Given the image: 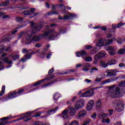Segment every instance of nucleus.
Segmentation results:
<instances>
[{"label": "nucleus", "mask_w": 125, "mask_h": 125, "mask_svg": "<svg viewBox=\"0 0 125 125\" xmlns=\"http://www.w3.org/2000/svg\"><path fill=\"white\" fill-rule=\"evenodd\" d=\"M54 72V68H51L49 70L48 75L50 76V75H51V74H52V73H53Z\"/></svg>", "instance_id": "603ef678"}, {"label": "nucleus", "mask_w": 125, "mask_h": 125, "mask_svg": "<svg viewBox=\"0 0 125 125\" xmlns=\"http://www.w3.org/2000/svg\"><path fill=\"white\" fill-rule=\"evenodd\" d=\"M85 48L87 50H88L89 49H91V48H92V45H86L85 46Z\"/></svg>", "instance_id": "de8ad7c7"}, {"label": "nucleus", "mask_w": 125, "mask_h": 125, "mask_svg": "<svg viewBox=\"0 0 125 125\" xmlns=\"http://www.w3.org/2000/svg\"><path fill=\"white\" fill-rule=\"evenodd\" d=\"M91 122V120L90 119H86V120L84 121V123L83 124V125H87L89 123Z\"/></svg>", "instance_id": "79ce46f5"}, {"label": "nucleus", "mask_w": 125, "mask_h": 125, "mask_svg": "<svg viewBox=\"0 0 125 125\" xmlns=\"http://www.w3.org/2000/svg\"><path fill=\"white\" fill-rule=\"evenodd\" d=\"M108 65H115L116 64V60L115 59H112L108 62Z\"/></svg>", "instance_id": "bb28decb"}, {"label": "nucleus", "mask_w": 125, "mask_h": 125, "mask_svg": "<svg viewBox=\"0 0 125 125\" xmlns=\"http://www.w3.org/2000/svg\"><path fill=\"white\" fill-rule=\"evenodd\" d=\"M118 54H121V55L125 54V48L119 49L118 51Z\"/></svg>", "instance_id": "4c0bfd02"}, {"label": "nucleus", "mask_w": 125, "mask_h": 125, "mask_svg": "<svg viewBox=\"0 0 125 125\" xmlns=\"http://www.w3.org/2000/svg\"><path fill=\"white\" fill-rule=\"evenodd\" d=\"M73 72H76L75 69H67L65 70V72H63V71L60 72V75H67V74H70V73H73Z\"/></svg>", "instance_id": "2eb2a0df"}, {"label": "nucleus", "mask_w": 125, "mask_h": 125, "mask_svg": "<svg viewBox=\"0 0 125 125\" xmlns=\"http://www.w3.org/2000/svg\"><path fill=\"white\" fill-rule=\"evenodd\" d=\"M84 105V102L82 100H80L79 101H77L76 102V104L75 105V108L76 110H79V109H82L83 107V105Z\"/></svg>", "instance_id": "0eeeda50"}, {"label": "nucleus", "mask_w": 125, "mask_h": 125, "mask_svg": "<svg viewBox=\"0 0 125 125\" xmlns=\"http://www.w3.org/2000/svg\"><path fill=\"white\" fill-rule=\"evenodd\" d=\"M113 102L114 103H115V105H117V107H118L119 106H121V105H124L123 101L120 100H115Z\"/></svg>", "instance_id": "a211bd4d"}, {"label": "nucleus", "mask_w": 125, "mask_h": 125, "mask_svg": "<svg viewBox=\"0 0 125 125\" xmlns=\"http://www.w3.org/2000/svg\"><path fill=\"white\" fill-rule=\"evenodd\" d=\"M58 98H59V95H58V94H55L54 96V100H56V101H57V100H58Z\"/></svg>", "instance_id": "a18cd8bd"}, {"label": "nucleus", "mask_w": 125, "mask_h": 125, "mask_svg": "<svg viewBox=\"0 0 125 125\" xmlns=\"http://www.w3.org/2000/svg\"><path fill=\"white\" fill-rule=\"evenodd\" d=\"M68 112H69L70 115L71 117H73V116H75L76 114V109L74 108L72 106H68Z\"/></svg>", "instance_id": "f8f14e48"}, {"label": "nucleus", "mask_w": 125, "mask_h": 125, "mask_svg": "<svg viewBox=\"0 0 125 125\" xmlns=\"http://www.w3.org/2000/svg\"><path fill=\"white\" fill-rule=\"evenodd\" d=\"M84 82L87 83H91L92 81L90 80H89L88 79H86L84 80Z\"/></svg>", "instance_id": "e2e57ef3"}, {"label": "nucleus", "mask_w": 125, "mask_h": 125, "mask_svg": "<svg viewBox=\"0 0 125 125\" xmlns=\"http://www.w3.org/2000/svg\"><path fill=\"white\" fill-rule=\"evenodd\" d=\"M28 52H29V51L27 50L26 48H24L22 49V53H27L28 54Z\"/></svg>", "instance_id": "69168bd1"}, {"label": "nucleus", "mask_w": 125, "mask_h": 125, "mask_svg": "<svg viewBox=\"0 0 125 125\" xmlns=\"http://www.w3.org/2000/svg\"><path fill=\"white\" fill-rule=\"evenodd\" d=\"M17 96H18L17 92L13 91L9 93L8 96L5 97L4 99L5 101H6L8 100V99H10V98H15V97H17Z\"/></svg>", "instance_id": "6e6552de"}, {"label": "nucleus", "mask_w": 125, "mask_h": 125, "mask_svg": "<svg viewBox=\"0 0 125 125\" xmlns=\"http://www.w3.org/2000/svg\"><path fill=\"white\" fill-rule=\"evenodd\" d=\"M113 81H116V79H113V80H110V79H107L104 81H103V84H105V83H111V82H113Z\"/></svg>", "instance_id": "72a5a7b5"}, {"label": "nucleus", "mask_w": 125, "mask_h": 125, "mask_svg": "<svg viewBox=\"0 0 125 125\" xmlns=\"http://www.w3.org/2000/svg\"><path fill=\"white\" fill-rule=\"evenodd\" d=\"M33 54V51L29 50V52L24 56L25 59H30L31 58V55Z\"/></svg>", "instance_id": "aec40b11"}, {"label": "nucleus", "mask_w": 125, "mask_h": 125, "mask_svg": "<svg viewBox=\"0 0 125 125\" xmlns=\"http://www.w3.org/2000/svg\"><path fill=\"white\" fill-rule=\"evenodd\" d=\"M32 125H42L41 122H35Z\"/></svg>", "instance_id": "49530a36"}, {"label": "nucleus", "mask_w": 125, "mask_h": 125, "mask_svg": "<svg viewBox=\"0 0 125 125\" xmlns=\"http://www.w3.org/2000/svg\"><path fill=\"white\" fill-rule=\"evenodd\" d=\"M108 116V115H107V114H105V113H101L99 115V119H104V118H106V117H107Z\"/></svg>", "instance_id": "a878e982"}, {"label": "nucleus", "mask_w": 125, "mask_h": 125, "mask_svg": "<svg viewBox=\"0 0 125 125\" xmlns=\"http://www.w3.org/2000/svg\"><path fill=\"white\" fill-rule=\"evenodd\" d=\"M83 66L82 70L84 72H87V71H89V67H91V65L89 63L86 62L83 64Z\"/></svg>", "instance_id": "ddd939ff"}, {"label": "nucleus", "mask_w": 125, "mask_h": 125, "mask_svg": "<svg viewBox=\"0 0 125 125\" xmlns=\"http://www.w3.org/2000/svg\"><path fill=\"white\" fill-rule=\"evenodd\" d=\"M115 41V39H105V46L107 45H110L113 43V42Z\"/></svg>", "instance_id": "f3484780"}, {"label": "nucleus", "mask_w": 125, "mask_h": 125, "mask_svg": "<svg viewBox=\"0 0 125 125\" xmlns=\"http://www.w3.org/2000/svg\"><path fill=\"white\" fill-rule=\"evenodd\" d=\"M59 35H60V34L57 33V32L55 31V29H50L47 32L44 33L43 35L40 34L38 36H33L32 37V41L39 42V41H41L42 38L48 37V36H49L48 39L50 41H54L55 38H57Z\"/></svg>", "instance_id": "f257e3e1"}, {"label": "nucleus", "mask_w": 125, "mask_h": 125, "mask_svg": "<svg viewBox=\"0 0 125 125\" xmlns=\"http://www.w3.org/2000/svg\"><path fill=\"white\" fill-rule=\"evenodd\" d=\"M106 54L104 52H99L98 54L95 55L94 59H101L103 57H105Z\"/></svg>", "instance_id": "9d476101"}, {"label": "nucleus", "mask_w": 125, "mask_h": 125, "mask_svg": "<svg viewBox=\"0 0 125 125\" xmlns=\"http://www.w3.org/2000/svg\"><path fill=\"white\" fill-rule=\"evenodd\" d=\"M69 125H80L79 121L77 120L72 121L70 124Z\"/></svg>", "instance_id": "c756f323"}, {"label": "nucleus", "mask_w": 125, "mask_h": 125, "mask_svg": "<svg viewBox=\"0 0 125 125\" xmlns=\"http://www.w3.org/2000/svg\"><path fill=\"white\" fill-rule=\"evenodd\" d=\"M124 25H125V23H123L122 22H119L117 24V28H121L122 26H124Z\"/></svg>", "instance_id": "09e8293b"}, {"label": "nucleus", "mask_w": 125, "mask_h": 125, "mask_svg": "<svg viewBox=\"0 0 125 125\" xmlns=\"http://www.w3.org/2000/svg\"><path fill=\"white\" fill-rule=\"evenodd\" d=\"M57 82H58V80H57V79H55L54 81H52L50 82H49L47 84H48V86H49V85H51V84H53L54 83H56Z\"/></svg>", "instance_id": "a19ab883"}, {"label": "nucleus", "mask_w": 125, "mask_h": 125, "mask_svg": "<svg viewBox=\"0 0 125 125\" xmlns=\"http://www.w3.org/2000/svg\"><path fill=\"white\" fill-rule=\"evenodd\" d=\"M41 113H38L36 114V115L33 116V118H38L41 116Z\"/></svg>", "instance_id": "680f3d73"}, {"label": "nucleus", "mask_w": 125, "mask_h": 125, "mask_svg": "<svg viewBox=\"0 0 125 125\" xmlns=\"http://www.w3.org/2000/svg\"><path fill=\"white\" fill-rule=\"evenodd\" d=\"M42 82H44V80H40L39 82H37L36 83L33 84V86H38V85H40V84H42Z\"/></svg>", "instance_id": "f704fd0d"}, {"label": "nucleus", "mask_w": 125, "mask_h": 125, "mask_svg": "<svg viewBox=\"0 0 125 125\" xmlns=\"http://www.w3.org/2000/svg\"><path fill=\"white\" fill-rule=\"evenodd\" d=\"M34 113V111H28L23 114L22 117L23 119H27V118H30L32 116V114Z\"/></svg>", "instance_id": "dca6fc26"}, {"label": "nucleus", "mask_w": 125, "mask_h": 125, "mask_svg": "<svg viewBox=\"0 0 125 125\" xmlns=\"http://www.w3.org/2000/svg\"><path fill=\"white\" fill-rule=\"evenodd\" d=\"M102 105V104L101 103V100H98L96 103V106L98 108H99L101 107V105Z\"/></svg>", "instance_id": "c85d7f7f"}, {"label": "nucleus", "mask_w": 125, "mask_h": 125, "mask_svg": "<svg viewBox=\"0 0 125 125\" xmlns=\"http://www.w3.org/2000/svg\"><path fill=\"white\" fill-rule=\"evenodd\" d=\"M96 52H97V48L96 47L93 48L90 51V53L92 55H93V54H95Z\"/></svg>", "instance_id": "7c9ffc66"}, {"label": "nucleus", "mask_w": 125, "mask_h": 125, "mask_svg": "<svg viewBox=\"0 0 125 125\" xmlns=\"http://www.w3.org/2000/svg\"><path fill=\"white\" fill-rule=\"evenodd\" d=\"M1 91L0 92V96H2L4 94V91H5V86H2Z\"/></svg>", "instance_id": "c9c22d12"}, {"label": "nucleus", "mask_w": 125, "mask_h": 125, "mask_svg": "<svg viewBox=\"0 0 125 125\" xmlns=\"http://www.w3.org/2000/svg\"><path fill=\"white\" fill-rule=\"evenodd\" d=\"M33 34H34V31L32 30H28L26 32L25 41L26 42H28V43H26L27 44L31 43V42H32Z\"/></svg>", "instance_id": "7ed1b4c3"}, {"label": "nucleus", "mask_w": 125, "mask_h": 125, "mask_svg": "<svg viewBox=\"0 0 125 125\" xmlns=\"http://www.w3.org/2000/svg\"><path fill=\"white\" fill-rule=\"evenodd\" d=\"M16 21L18 22H22V21H23V18H21L20 17H16Z\"/></svg>", "instance_id": "c03bdc74"}, {"label": "nucleus", "mask_w": 125, "mask_h": 125, "mask_svg": "<svg viewBox=\"0 0 125 125\" xmlns=\"http://www.w3.org/2000/svg\"><path fill=\"white\" fill-rule=\"evenodd\" d=\"M22 14H23V15H25L26 16H27L28 15H30V14H31V13L30 12V11L27 10L23 11Z\"/></svg>", "instance_id": "58836bf2"}, {"label": "nucleus", "mask_w": 125, "mask_h": 125, "mask_svg": "<svg viewBox=\"0 0 125 125\" xmlns=\"http://www.w3.org/2000/svg\"><path fill=\"white\" fill-rule=\"evenodd\" d=\"M35 11H36V8H31L29 11L30 14H32V13H34V12H35Z\"/></svg>", "instance_id": "864d4df0"}, {"label": "nucleus", "mask_w": 125, "mask_h": 125, "mask_svg": "<svg viewBox=\"0 0 125 125\" xmlns=\"http://www.w3.org/2000/svg\"><path fill=\"white\" fill-rule=\"evenodd\" d=\"M44 24H46V23H42V24L40 23V24H39L38 25V28H42V27H43V25H44Z\"/></svg>", "instance_id": "0e129e2a"}, {"label": "nucleus", "mask_w": 125, "mask_h": 125, "mask_svg": "<svg viewBox=\"0 0 125 125\" xmlns=\"http://www.w3.org/2000/svg\"><path fill=\"white\" fill-rule=\"evenodd\" d=\"M94 104V101L90 100L88 102L87 105L86 106V110L87 111H90L92 109L93 107V104Z\"/></svg>", "instance_id": "9b49d317"}, {"label": "nucleus", "mask_w": 125, "mask_h": 125, "mask_svg": "<svg viewBox=\"0 0 125 125\" xmlns=\"http://www.w3.org/2000/svg\"><path fill=\"white\" fill-rule=\"evenodd\" d=\"M94 89H96V88L91 89L84 92L81 96H80V97H90V96H92V95L94 94Z\"/></svg>", "instance_id": "20e7f679"}, {"label": "nucleus", "mask_w": 125, "mask_h": 125, "mask_svg": "<svg viewBox=\"0 0 125 125\" xmlns=\"http://www.w3.org/2000/svg\"><path fill=\"white\" fill-rule=\"evenodd\" d=\"M24 91H25V89L20 88L19 89L17 93L18 95H21V94H22L24 92Z\"/></svg>", "instance_id": "e433bc0d"}, {"label": "nucleus", "mask_w": 125, "mask_h": 125, "mask_svg": "<svg viewBox=\"0 0 125 125\" xmlns=\"http://www.w3.org/2000/svg\"><path fill=\"white\" fill-rule=\"evenodd\" d=\"M95 71H98V68H97L96 67H94L90 69L89 73H90L91 74H93V73H94Z\"/></svg>", "instance_id": "cd10ccee"}, {"label": "nucleus", "mask_w": 125, "mask_h": 125, "mask_svg": "<svg viewBox=\"0 0 125 125\" xmlns=\"http://www.w3.org/2000/svg\"><path fill=\"white\" fill-rule=\"evenodd\" d=\"M104 48L105 50H107V51H108V53L110 54V55H111V56L115 55L117 52L116 51V48L112 46L105 47Z\"/></svg>", "instance_id": "39448f33"}, {"label": "nucleus", "mask_w": 125, "mask_h": 125, "mask_svg": "<svg viewBox=\"0 0 125 125\" xmlns=\"http://www.w3.org/2000/svg\"><path fill=\"white\" fill-rule=\"evenodd\" d=\"M23 35H24V32H21L19 33L18 35L19 39H21V38H22V37H23Z\"/></svg>", "instance_id": "6e6d98bb"}, {"label": "nucleus", "mask_w": 125, "mask_h": 125, "mask_svg": "<svg viewBox=\"0 0 125 125\" xmlns=\"http://www.w3.org/2000/svg\"><path fill=\"white\" fill-rule=\"evenodd\" d=\"M106 77H116L117 73H118V69H112L106 71Z\"/></svg>", "instance_id": "423d86ee"}, {"label": "nucleus", "mask_w": 125, "mask_h": 125, "mask_svg": "<svg viewBox=\"0 0 125 125\" xmlns=\"http://www.w3.org/2000/svg\"><path fill=\"white\" fill-rule=\"evenodd\" d=\"M96 46H106V39H100L96 44Z\"/></svg>", "instance_id": "1a4fd4ad"}, {"label": "nucleus", "mask_w": 125, "mask_h": 125, "mask_svg": "<svg viewBox=\"0 0 125 125\" xmlns=\"http://www.w3.org/2000/svg\"><path fill=\"white\" fill-rule=\"evenodd\" d=\"M9 58L8 57H6L4 59H3L2 60L3 61V62L5 63H7V64H9L10 65L12 64V61H8V59Z\"/></svg>", "instance_id": "5701e85b"}, {"label": "nucleus", "mask_w": 125, "mask_h": 125, "mask_svg": "<svg viewBox=\"0 0 125 125\" xmlns=\"http://www.w3.org/2000/svg\"><path fill=\"white\" fill-rule=\"evenodd\" d=\"M117 42L118 43H119V44H122L123 43V40L121 39H119L117 40Z\"/></svg>", "instance_id": "4d7b16f0"}, {"label": "nucleus", "mask_w": 125, "mask_h": 125, "mask_svg": "<svg viewBox=\"0 0 125 125\" xmlns=\"http://www.w3.org/2000/svg\"><path fill=\"white\" fill-rule=\"evenodd\" d=\"M96 116H97L96 113H94L91 116V117L92 118V119H94V120H95V119H96Z\"/></svg>", "instance_id": "5fc2aeb1"}, {"label": "nucleus", "mask_w": 125, "mask_h": 125, "mask_svg": "<svg viewBox=\"0 0 125 125\" xmlns=\"http://www.w3.org/2000/svg\"><path fill=\"white\" fill-rule=\"evenodd\" d=\"M119 85H120V86L122 87H125V82L122 81L121 84Z\"/></svg>", "instance_id": "bf43d9fd"}, {"label": "nucleus", "mask_w": 125, "mask_h": 125, "mask_svg": "<svg viewBox=\"0 0 125 125\" xmlns=\"http://www.w3.org/2000/svg\"><path fill=\"white\" fill-rule=\"evenodd\" d=\"M81 55L83 58H84L86 56H87V53L84 50L81 51Z\"/></svg>", "instance_id": "2f4dec72"}, {"label": "nucleus", "mask_w": 125, "mask_h": 125, "mask_svg": "<svg viewBox=\"0 0 125 125\" xmlns=\"http://www.w3.org/2000/svg\"><path fill=\"white\" fill-rule=\"evenodd\" d=\"M8 119H9V117H6L2 118L1 119V121H2V122L0 123V125H6V124H7V123H4V121L5 120H7Z\"/></svg>", "instance_id": "393cba45"}, {"label": "nucleus", "mask_w": 125, "mask_h": 125, "mask_svg": "<svg viewBox=\"0 0 125 125\" xmlns=\"http://www.w3.org/2000/svg\"><path fill=\"white\" fill-rule=\"evenodd\" d=\"M63 119H68V118L69 117V115H68V114H63Z\"/></svg>", "instance_id": "338daca9"}, {"label": "nucleus", "mask_w": 125, "mask_h": 125, "mask_svg": "<svg viewBox=\"0 0 125 125\" xmlns=\"http://www.w3.org/2000/svg\"><path fill=\"white\" fill-rule=\"evenodd\" d=\"M74 17V14H70L69 15H65L63 16V20H68Z\"/></svg>", "instance_id": "6ab92c4d"}, {"label": "nucleus", "mask_w": 125, "mask_h": 125, "mask_svg": "<svg viewBox=\"0 0 125 125\" xmlns=\"http://www.w3.org/2000/svg\"><path fill=\"white\" fill-rule=\"evenodd\" d=\"M9 3V1L8 0H6L3 2H2V5L3 6H7Z\"/></svg>", "instance_id": "ea45409f"}, {"label": "nucleus", "mask_w": 125, "mask_h": 125, "mask_svg": "<svg viewBox=\"0 0 125 125\" xmlns=\"http://www.w3.org/2000/svg\"><path fill=\"white\" fill-rule=\"evenodd\" d=\"M83 59L85 62H91L92 61V58L88 56V55H87Z\"/></svg>", "instance_id": "4be33fe9"}, {"label": "nucleus", "mask_w": 125, "mask_h": 125, "mask_svg": "<svg viewBox=\"0 0 125 125\" xmlns=\"http://www.w3.org/2000/svg\"><path fill=\"white\" fill-rule=\"evenodd\" d=\"M100 64V66H102L103 68H106V67H107V66H109L108 62L106 63L104 61L101 62Z\"/></svg>", "instance_id": "b1692460"}, {"label": "nucleus", "mask_w": 125, "mask_h": 125, "mask_svg": "<svg viewBox=\"0 0 125 125\" xmlns=\"http://www.w3.org/2000/svg\"><path fill=\"white\" fill-rule=\"evenodd\" d=\"M125 108V106L124 104H121L120 106H117L116 108V111H118V112H122L124 110Z\"/></svg>", "instance_id": "412c9836"}, {"label": "nucleus", "mask_w": 125, "mask_h": 125, "mask_svg": "<svg viewBox=\"0 0 125 125\" xmlns=\"http://www.w3.org/2000/svg\"><path fill=\"white\" fill-rule=\"evenodd\" d=\"M19 57H20V56L18 55L14 56L13 57V60H17V59H19Z\"/></svg>", "instance_id": "3c124183"}, {"label": "nucleus", "mask_w": 125, "mask_h": 125, "mask_svg": "<svg viewBox=\"0 0 125 125\" xmlns=\"http://www.w3.org/2000/svg\"><path fill=\"white\" fill-rule=\"evenodd\" d=\"M121 88L120 87L114 85L108 87L109 91L106 93L111 98H120L121 97Z\"/></svg>", "instance_id": "f03ea898"}, {"label": "nucleus", "mask_w": 125, "mask_h": 125, "mask_svg": "<svg viewBox=\"0 0 125 125\" xmlns=\"http://www.w3.org/2000/svg\"><path fill=\"white\" fill-rule=\"evenodd\" d=\"M57 110H58V106L56 107L55 108H53L52 109H51L50 110H48L47 111V114H50V113H52L53 112H56V111H57Z\"/></svg>", "instance_id": "473e14b6"}, {"label": "nucleus", "mask_w": 125, "mask_h": 125, "mask_svg": "<svg viewBox=\"0 0 125 125\" xmlns=\"http://www.w3.org/2000/svg\"><path fill=\"white\" fill-rule=\"evenodd\" d=\"M31 14H33V16L31 17V18H33V17H36V16H38L39 14H40L39 12L33 13Z\"/></svg>", "instance_id": "8fccbe9b"}, {"label": "nucleus", "mask_w": 125, "mask_h": 125, "mask_svg": "<svg viewBox=\"0 0 125 125\" xmlns=\"http://www.w3.org/2000/svg\"><path fill=\"white\" fill-rule=\"evenodd\" d=\"M86 114L87 112L85 110L80 111L78 113V117L79 118H84L86 116Z\"/></svg>", "instance_id": "4468645a"}, {"label": "nucleus", "mask_w": 125, "mask_h": 125, "mask_svg": "<svg viewBox=\"0 0 125 125\" xmlns=\"http://www.w3.org/2000/svg\"><path fill=\"white\" fill-rule=\"evenodd\" d=\"M45 5L47 8H49L50 7V5H49V3H48V2L45 3Z\"/></svg>", "instance_id": "774afa93"}, {"label": "nucleus", "mask_w": 125, "mask_h": 125, "mask_svg": "<svg viewBox=\"0 0 125 125\" xmlns=\"http://www.w3.org/2000/svg\"><path fill=\"white\" fill-rule=\"evenodd\" d=\"M100 28L102 31H107V27L106 26H100Z\"/></svg>", "instance_id": "13d9d810"}, {"label": "nucleus", "mask_w": 125, "mask_h": 125, "mask_svg": "<svg viewBox=\"0 0 125 125\" xmlns=\"http://www.w3.org/2000/svg\"><path fill=\"white\" fill-rule=\"evenodd\" d=\"M52 15V12L50 11L49 12L46 13L44 15V16L45 17H47V16H51Z\"/></svg>", "instance_id": "37998d69"}, {"label": "nucleus", "mask_w": 125, "mask_h": 125, "mask_svg": "<svg viewBox=\"0 0 125 125\" xmlns=\"http://www.w3.org/2000/svg\"><path fill=\"white\" fill-rule=\"evenodd\" d=\"M44 55H45V52H43L41 54L40 57H41V58H44Z\"/></svg>", "instance_id": "052dcab7"}]
</instances>
